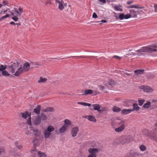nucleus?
Masks as SVG:
<instances>
[{
	"instance_id": "obj_1",
	"label": "nucleus",
	"mask_w": 157,
	"mask_h": 157,
	"mask_svg": "<svg viewBox=\"0 0 157 157\" xmlns=\"http://www.w3.org/2000/svg\"><path fill=\"white\" fill-rule=\"evenodd\" d=\"M19 11L17 9L14 8L10 12L11 15L13 17L12 19L15 21H17L18 20V17L21 16L23 12V8L21 7L19 8Z\"/></svg>"
},
{
	"instance_id": "obj_2",
	"label": "nucleus",
	"mask_w": 157,
	"mask_h": 157,
	"mask_svg": "<svg viewBox=\"0 0 157 157\" xmlns=\"http://www.w3.org/2000/svg\"><path fill=\"white\" fill-rule=\"evenodd\" d=\"M11 63L10 65L8 66L7 68L10 71L13 73L18 68L20 63L17 61H15L14 62H12Z\"/></svg>"
},
{
	"instance_id": "obj_3",
	"label": "nucleus",
	"mask_w": 157,
	"mask_h": 157,
	"mask_svg": "<svg viewBox=\"0 0 157 157\" xmlns=\"http://www.w3.org/2000/svg\"><path fill=\"white\" fill-rule=\"evenodd\" d=\"M88 151L90 154L87 157H96V154L98 152V150L96 148H91L88 150Z\"/></svg>"
},
{
	"instance_id": "obj_4",
	"label": "nucleus",
	"mask_w": 157,
	"mask_h": 157,
	"mask_svg": "<svg viewBox=\"0 0 157 157\" xmlns=\"http://www.w3.org/2000/svg\"><path fill=\"white\" fill-rule=\"evenodd\" d=\"M124 122L123 120H121L119 123V125H121V126L117 128H116L115 130L117 132H120L122 131L125 128L124 125Z\"/></svg>"
},
{
	"instance_id": "obj_5",
	"label": "nucleus",
	"mask_w": 157,
	"mask_h": 157,
	"mask_svg": "<svg viewBox=\"0 0 157 157\" xmlns=\"http://www.w3.org/2000/svg\"><path fill=\"white\" fill-rule=\"evenodd\" d=\"M136 52H137V53L136 54V55L139 56H140L141 55L143 54L144 53L147 52V46L143 47L141 48L136 51ZM131 55H135V54H134L133 52H132V54H131Z\"/></svg>"
},
{
	"instance_id": "obj_6",
	"label": "nucleus",
	"mask_w": 157,
	"mask_h": 157,
	"mask_svg": "<svg viewBox=\"0 0 157 157\" xmlns=\"http://www.w3.org/2000/svg\"><path fill=\"white\" fill-rule=\"evenodd\" d=\"M140 88L143 89L144 91L146 92H152L153 91V89L151 87L147 86H140Z\"/></svg>"
},
{
	"instance_id": "obj_7",
	"label": "nucleus",
	"mask_w": 157,
	"mask_h": 157,
	"mask_svg": "<svg viewBox=\"0 0 157 157\" xmlns=\"http://www.w3.org/2000/svg\"><path fill=\"white\" fill-rule=\"evenodd\" d=\"M78 131V127H73L71 130L72 136L73 137L76 136Z\"/></svg>"
},
{
	"instance_id": "obj_8",
	"label": "nucleus",
	"mask_w": 157,
	"mask_h": 157,
	"mask_svg": "<svg viewBox=\"0 0 157 157\" xmlns=\"http://www.w3.org/2000/svg\"><path fill=\"white\" fill-rule=\"evenodd\" d=\"M56 3H58V8L60 10H62L64 8V3L63 1L59 0H55Z\"/></svg>"
},
{
	"instance_id": "obj_9",
	"label": "nucleus",
	"mask_w": 157,
	"mask_h": 157,
	"mask_svg": "<svg viewBox=\"0 0 157 157\" xmlns=\"http://www.w3.org/2000/svg\"><path fill=\"white\" fill-rule=\"evenodd\" d=\"M119 140L120 144H121L127 143L126 136H122L120 137L119 139Z\"/></svg>"
},
{
	"instance_id": "obj_10",
	"label": "nucleus",
	"mask_w": 157,
	"mask_h": 157,
	"mask_svg": "<svg viewBox=\"0 0 157 157\" xmlns=\"http://www.w3.org/2000/svg\"><path fill=\"white\" fill-rule=\"evenodd\" d=\"M30 64L27 62L24 64L22 68L24 72L28 71L30 68Z\"/></svg>"
},
{
	"instance_id": "obj_11",
	"label": "nucleus",
	"mask_w": 157,
	"mask_h": 157,
	"mask_svg": "<svg viewBox=\"0 0 157 157\" xmlns=\"http://www.w3.org/2000/svg\"><path fill=\"white\" fill-rule=\"evenodd\" d=\"M134 111V109H125L122 110L121 113L122 114L126 115Z\"/></svg>"
},
{
	"instance_id": "obj_12",
	"label": "nucleus",
	"mask_w": 157,
	"mask_h": 157,
	"mask_svg": "<svg viewBox=\"0 0 157 157\" xmlns=\"http://www.w3.org/2000/svg\"><path fill=\"white\" fill-rule=\"evenodd\" d=\"M23 72H24V71L22 67H20L16 71L14 75L17 76H19L20 74Z\"/></svg>"
},
{
	"instance_id": "obj_13",
	"label": "nucleus",
	"mask_w": 157,
	"mask_h": 157,
	"mask_svg": "<svg viewBox=\"0 0 157 157\" xmlns=\"http://www.w3.org/2000/svg\"><path fill=\"white\" fill-rule=\"evenodd\" d=\"M43 132L44 138L46 139L48 138L51 135V133L46 129L44 130Z\"/></svg>"
},
{
	"instance_id": "obj_14",
	"label": "nucleus",
	"mask_w": 157,
	"mask_h": 157,
	"mask_svg": "<svg viewBox=\"0 0 157 157\" xmlns=\"http://www.w3.org/2000/svg\"><path fill=\"white\" fill-rule=\"evenodd\" d=\"M130 15L131 17H136L137 15V13L136 11L133 9L130 10Z\"/></svg>"
},
{
	"instance_id": "obj_15",
	"label": "nucleus",
	"mask_w": 157,
	"mask_h": 157,
	"mask_svg": "<svg viewBox=\"0 0 157 157\" xmlns=\"http://www.w3.org/2000/svg\"><path fill=\"white\" fill-rule=\"evenodd\" d=\"M41 109V106L38 105L34 109V112L36 114H39L40 113V110Z\"/></svg>"
},
{
	"instance_id": "obj_16",
	"label": "nucleus",
	"mask_w": 157,
	"mask_h": 157,
	"mask_svg": "<svg viewBox=\"0 0 157 157\" xmlns=\"http://www.w3.org/2000/svg\"><path fill=\"white\" fill-rule=\"evenodd\" d=\"M21 114H22V117L24 118H26L28 117H30L31 115L30 113H29L27 111L21 113Z\"/></svg>"
},
{
	"instance_id": "obj_17",
	"label": "nucleus",
	"mask_w": 157,
	"mask_h": 157,
	"mask_svg": "<svg viewBox=\"0 0 157 157\" xmlns=\"http://www.w3.org/2000/svg\"><path fill=\"white\" fill-rule=\"evenodd\" d=\"M115 10L116 11H122L123 10L122 7L121 5H119L118 6L115 5L113 6Z\"/></svg>"
},
{
	"instance_id": "obj_18",
	"label": "nucleus",
	"mask_w": 157,
	"mask_h": 157,
	"mask_svg": "<svg viewBox=\"0 0 157 157\" xmlns=\"http://www.w3.org/2000/svg\"><path fill=\"white\" fill-rule=\"evenodd\" d=\"M86 118L90 121L93 122H96V119L93 116L90 115L87 116Z\"/></svg>"
},
{
	"instance_id": "obj_19",
	"label": "nucleus",
	"mask_w": 157,
	"mask_h": 157,
	"mask_svg": "<svg viewBox=\"0 0 157 157\" xmlns=\"http://www.w3.org/2000/svg\"><path fill=\"white\" fill-rule=\"evenodd\" d=\"M94 92L92 90H86L84 92V94H82V95L90 94H93Z\"/></svg>"
},
{
	"instance_id": "obj_20",
	"label": "nucleus",
	"mask_w": 157,
	"mask_h": 157,
	"mask_svg": "<svg viewBox=\"0 0 157 157\" xmlns=\"http://www.w3.org/2000/svg\"><path fill=\"white\" fill-rule=\"evenodd\" d=\"M40 117L39 116H37L35 119L34 123L36 124L40 123Z\"/></svg>"
},
{
	"instance_id": "obj_21",
	"label": "nucleus",
	"mask_w": 157,
	"mask_h": 157,
	"mask_svg": "<svg viewBox=\"0 0 157 157\" xmlns=\"http://www.w3.org/2000/svg\"><path fill=\"white\" fill-rule=\"evenodd\" d=\"M71 124L70 121L68 119H65L64 121V124L63 125H65L67 128H68Z\"/></svg>"
},
{
	"instance_id": "obj_22",
	"label": "nucleus",
	"mask_w": 157,
	"mask_h": 157,
	"mask_svg": "<svg viewBox=\"0 0 157 157\" xmlns=\"http://www.w3.org/2000/svg\"><path fill=\"white\" fill-rule=\"evenodd\" d=\"M67 128L65 125H63L60 129L59 131L60 133H63L67 129Z\"/></svg>"
},
{
	"instance_id": "obj_23",
	"label": "nucleus",
	"mask_w": 157,
	"mask_h": 157,
	"mask_svg": "<svg viewBox=\"0 0 157 157\" xmlns=\"http://www.w3.org/2000/svg\"><path fill=\"white\" fill-rule=\"evenodd\" d=\"M147 52H157V49L155 48H152L151 47L147 46Z\"/></svg>"
},
{
	"instance_id": "obj_24",
	"label": "nucleus",
	"mask_w": 157,
	"mask_h": 157,
	"mask_svg": "<svg viewBox=\"0 0 157 157\" xmlns=\"http://www.w3.org/2000/svg\"><path fill=\"white\" fill-rule=\"evenodd\" d=\"M49 132H53L55 130V128L53 126L50 125L48 126L47 128L46 129Z\"/></svg>"
},
{
	"instance_id": "obj_25",
	"label": "nucleus",
	"mask_w": 157,
	"mask_h": 157,
	"mask_svg": "<svg viewBox=\"0 0 157 157\" xmlns=\"http://www.w3.org/2000/svg\"><path fill=\"white\" fill-rule=\"evenodd\" d=\"M54 110V109L51 107H48L46 108L45 109H44L43 110V111L44 112H52Z\"/></svg>"
},
{
	"instance_id": "obj_26",
	"label": "nucleus",
	"mask_w": 157,
	"mask_h": 157,
	"mask_svg": "<svg viewBox=\"0 0 157 157\" xmlns=\"http://www.w3.org/2000/svg\"><path fill=\"white\" fill-rule=\"evenodd\" d=\"M143 134L147 136L151 137L150 135V132L148 130L146 129H144L143 131Z\"/></svg>"
},
{
	"instance_id": "obj_27",
	"label": "nucleus",
	"mask_w": 157,
	"mask_h": 157,
	"mask_svg": "<svg viewBox=\"0 0 157 157\" xmlns=\"http://www.w3.org/2000/svg\"><path fill=\"white\" fill-rule=\"evenodd\" d=\"M114 81L113 80H110L108 85H106L108 88H109V87H111V86H114Z\"/></svg>"
},
{
	"instance_id": "obj_28",
	"label": "nucleus",
	"mask_w": 157,
	"mask_h": 157,
	"mask_svg": "<svg viewBox=\"0 0 157 157\" xmlns=\"http://www.w3.org/2000/svg\"><path fill=\"white\" fill-rule=\"evenodd\" d=\"M93 107L95 110L99 111V109L100 108V106L99 104H94L93 105Z\"/></svg>"
},
{
	"instance_id": "obj_29",
	"label": "nucleus",
	"mask_w": 157,
	"mask_h": 157,
	"mask_svg": "<svg viewBox=\"0 0 157 157\" xmlns=\"http://www.w3.org/2000/svg\"><path fill=\"white\" fill-rule=\"evenodd\" d=\"M126 137L127 139V143H128L132 141L133 140V137L130 136H126Z\"/></svg>"
},
{
	"instance_id": "obj_30",
	"label": "nucleus",
	"mask_w": 157,
	"mask_h": 157,
	"mask_svg": "<svg viewBox=\"0 0 157 157\" xmlns=\"http://www.w3.org/2000/svg\"><path fill=\"white\" fill-rule=\"evenodd\" d=\"M38 155L39 157H46V155L45 153L40 151H38Z\"/></svg>"
},
{
	"instance_id": "obj_31",
	"label": "nucleus",
	"mask_w": 157,
	"mask_h": 157,
	"mask_svg": "<svg viewBox=\"0 0 157 157\" xmlns=\"http://www.w3.org/2000/svg\"><path fill=\"white\" fill-rule=\"evenodd\" d=\"M113 110L114 112H118L121 111V109L118 107L114 106L113 109Z\"/></svg>"
},
{
	"instance_id": "obj_32",
	"label": "nucleus",
	"mask_w": 157,
	"mask_h": 157,
	"mask_svg": "<svg viewBox=\"0 0 157 157\" xmlns=\"http://www.w3.org/2000/svg\"><path fill=\"white\" fill-rule=\"evenodd\" d=\"M144 70H135L134 72L136 74L140 75L142 74L144 72Z\"/></svg>"
},
{
	"instance_id": "obj_33",
	"label": "nucleus",
	"mask_w": 157,
	"mask_h": 157,
	"mask_svg": "<svg viewBox=\"0 0 157 157\" xmlns=\"http://www.w3.org/2000/svg\"><path fill=\"white\" fill-rule=\"evenodd\" d=\"M77 104H78L82 105L85 106H90L91 105V104H90L84 102H78Z\"/></svg>"
},
{
	"instance_id": "obj_34",
	"label": "nucleus",
	"mask_w": 157,
	"mask_h": 157,
	"mask_svg": "<svg viewBox=\"0 0 157 157\" xmlns=\"http://www.w3.org/2000/svg\"><path fill=\"white\" fill-rule=\"evenodd\" d=\"M30 65L32 66V67H38L39 66L37 63L35 62L30 63Z\"/></svg>"
},
{
	"instance_id": "obj_35",
	"label": "nucleus",
	"mask_w": 157,
	"mask_h": 157,
	"mask_svg": "<svg viewBox=\"0 0 157 157\" xmlns=\"http://www.w3.org/2000/svg\"><path fill=\"white\" fill-rule=\"evenodd\" d=\"M47 79L45 78H43L42 77L40 78V80H39L38 82L39 83H43L47 81Z\"/></svg>"
},
{
	"instance_id": "obj_36",
	"label": "nucleus",
	"mask_w": 157,
	"mask_h": 157,
	"mask_svg": "<svg viewBox=\"0 0 157 157\" xmlns=\"http://www.w3.org/2000/svg\"><path fill=\"white\" fill-rule=\"evenodd\" d=\"M140 7L139 5H132L131 6H128L127 7V8L130 9V8H140Z\"/></svg>"
},
{
	"instance_id": "obj_37",
	"label": "nucleus",
	"mask_w": 157,
	"mask_h": 157,
	"mask_svg": "<svg viewBox=\"0 0 157 157\" xmlns=\"http://www.w3.org/2000/svg\"><path fill=\"white\" fill-rule=\"evenodd\" d=\"M151 106V103L150 101H148L146 103H145L143 106V107L145 108H147L150 107Z\"/></svg>"
},
{
	"instance_id": "obj_38",
	"label": "nucleus",
	"mask_w": 157,
	"mask_h": 157,
	"mask_svg": "<svg viewBox=\"0 0 157 157\" xmlns=\"http://www.w3.org/2000/svg\"><path fill=\"white\" fill-rule=\"evenodd\" d=\"M138 101L139 105L140 106H141L145 101V100L141 98H140L138 99Z\"/></svg>"
},
{
	"instance_id": "obj_39",
	"label": "nucleus",
	"mask_w": 157,
	"mask_h": 157,
	"mask_svg": "<svg viewBox=\"0 0 157 157\" xmlns=\"http://www.w3.org/2000/svg\"><path fill=\"white\" fill-rule=\"evenodd\" d=\"M133 109L134 110L138 111L140 109V107L138 106L137 104H133Z\"/></svg>"
},
{
	"instance_id": "obj_40",
	"label": "nucleus",
	"mask_w": 157,
	"mask_h": 157,
	"mask_svg": "<svg viewBox=\"0 0 157 157\" xmlns=\"http://www.w3.org/2000/svg\"><path fill=\"white\" fill-rule=\"evenodd\" d=\"M140 149L141 151H144L146 150V147L144 145H142L140 146Z\"/></svg>"
},
{
	"instance_id": "obj_41",
	"label": "nucleus",
	"mask_w": 157,
	"mask_h": 157,
	"mask_svg": "<svg viewBox=\"0 0 157 157\" xmlns=\"http://www.w3.org/2000/svg\"><path fill=\"white\" fill-rule=\"evenodd\" d=\"M40 117L42 120H45L47 119V115L44 113H41Z\"/></svg>"
},
{
	"instance_id": "obj_42",
	"label": "nucleus",
	"mask_w": 157,
	"mask_h": 157,
	"mask_svg": "<svg viewBox=\"0 0 157 157\" xmlns=\"http://www.w3.org/2000/svg\"><path fill=\"white\" fill-rule=\"evenodd\" d=\"M6 68V65L4 66L2 65H1L0 66V71H4V70H5Z\"/></svg>"
},
{
	"instance_id": "obj_43",
	"label": "nucleus",
	"mask_w": 157,
	"mask_h": 157,
	"mask_svg": "<svg viewBox=\"0 0 157 157\" xmlns=\"http://www.w3.org/2000/svg\"><path fill=\"white\" fill-rule=\"evenodd\" d=\"M119 19L121 20H123L124 19L125 15L123 13H120L119 15Z\"/></svg>"
},
{
	"instance_id": "obj_44",
	"label": "nucleus",
	"mask_w": 157,
	"mask_h": 157,
	"mask_svg": "<svg viewBox=\"0 0 157 157\" xmlns=\"http://www.w3.org/2000/svg\"><path fill=\"white\" fill-rule=\"evenodd\" d=\"M2 74L4 76H9L10 74L6 71H2Z\"/></svg>"
},
{
	"instance_id": "obj_45",
	"label": "nucleus",
	"mask_w": 157,
	"mask_h": 157,
	"mask_svg": "<svg viewBox=\"0 0 157 157\" xmlns=\"http://www.w3.org/2000/svg\"><path fill=\"white\" fill-rule=\"evenodd\" d=\"M10 16V15L9 14H7L6 15L2 17L1 18H0V19H1V20L2 21L7 18L8 17H9Z\"/></svg>"
},
{
	"instance_id": "obj_46",
	"label": "nucleus",
	"mask_w": 157,
	"mask_h": 157,
	"mask_svg": "<svg viewBox=\"0 0 157 157\" xmlns=\"http://www.w3.org/2000/svg\"><path fill=\"white\" fill-rule=\"evenodd\" d=\"M27 119V122L28 124L30 126L31 125V121L30 116Z\"/></svg>"
},
{
	"instance_id": "obj_47",
	"label": "nucleus",
	"mask_w": 157,
	"mask_h": 157,
	"mask_svg": "<svg viewBox=\"0 0 157 157\" xmlns=\"http://www.w3.org/2000/svg\"><path fill=\"white\" fill-rule=\"evenodd\" d=\"M3 6H8V2L6 0H3L2 2Z\"/></svg>"
},
{
	"instance_id": "obj_48",
	"label": "nucleus",
	"mask_w": 157,
	"mask_h": 157,
	"mask_svg": "<svg viewBox=\"0 0 157 157\" xmlns=\"http://www.w3.org/2000/svg\"><path fill=\"white\" fill-rule=\"evenodd\" d=\"M131 17L130 14H127L126 15H125V19H127Z\"/></svg>"
},
{
	"instance_id": "obj_49",
	"label": "nucleus",
	"mask_w": 157,
	"mask_h": 157,
	"mask_svg": "<svg viewBox=\"0 0 157 157\" xmlns=\"http://www.w3.org/2000/svg\"><path fill=\"white\" fill-rule=\"evenodd\" d=\"M131 155L133 157H135L138 155V153L136 152H134Z\"/></svg>"
},
{
	"instance_id": "obj_50",
	"label": "nucleus",
	"mask_w": 157,
	"mask_h": 157,
	"mask_svg": "<svg viewBox=\"0 0 157 157\" xmlns=\"http://www.w3.org/2000/svg\"><path fill=\"white\" fill-rule=\"evenodd\" d=\"M34 133H35V135L36 136H40V132H39L37 130V132H36Z\"/></svg>"
},
{
	"instance_id": "obj_51",
	"label": "nucleus",
	"mask_w": 157,
	"mask_h": 157,
	"mask_svg": "<svg viewBox=\"0 0 157 157\" xmlns=\"http://www.w3.org/2000/svg\"><path fill=\"white\" fill-rule=\"evenodd\" d=\"M92 17L94 18H96L98 17V16L95 13H94L93 14Z\"/></svg>"
},
{
	"instance_id": "obj_52",
	"label": "nucleus",
	"mask_w": 157,
	"mask_h": 157,
	"mask_svg": "<svg viewBox=\"0 0 157 157\" xmlns=\"http://www.w3.org/2000/svg\"><path fill=\"white\" fill-rule=\"evenodd\" d=\"M113 58H114L118 60H120L121 59V57H119V56H114L113 57Z\"/></svg>"
},
{
	"instance_id": "obj_53",
	"label": "nucleus",
	"mask_w": 157,
	"mask_h": 157,
	"mask_svg": "<svg viewBox=\"0 0 157 157\" xmlns=\"http://www.w3.org/2000/svg\"><path fill=\"white\" fill-rule=\"evenodd\" d=\"M154 7L155 8V11L157 12V4L156 5L155 4L154 6Z\"/></svg>"
},
{
	"instance_id": "obj_54",
	"label": "nucleus",
	"mask_w": 157,
	"mask_h": 157,
	"mask_svg": "<svg viewBox=\"0 0 157 157\" xmlns=\"http://www.w3.org/2000/svg\"><path fill=\"white\" fill-rule=\"evenodd\" d=\"M133 2V1H129L127 2V3L128 5L131 4Z\"/></svg>"
},
{
	"instance_id": "obj_55",
	"label": "nucleus",
	"mask_w": 157,
	"mask_h": 157,
	"mask_svg": "<svg viewBox=\"0 0 157 157\" xmlns=\"http://www.w3.org/2000/svg\"><path fill=\"white\" fill-rule=\"evenodd\" d=\"M100 2L102 3L103 4H105L106 3L105 0H98Z\"/></svg>"
},
{
	"instance_id": "obj_56",
	"label": "nucleus",
	"mask_w": 157,
	"mask_h": 157,
	"mask_svg": "<svg viewBox=\"0 0 157 157\" xmlns=\"http://www.w3.org/2000/svg\"><path fill=\"white\" fill-rule=\"evenodd\" d=\"M31 130L33 131L34 132V133L35 132H37V130L35 128H32Z\"/></svg>"
},
{
	"instance_id": "obj_57",
	"label": "nucleus",
	"mask_w": 157,
	"mask_h": 157,
	"mask_svg": "<svg viewBox=\"0 0 157 157\" xmlns=\"http://www.w3.org/2000/svg\"><path fill=\"white\" fill-rule=\"evenodd\" d=\"M99 88L100 90H103L105 88V87L104 86H99Z\"/></svg>"
},
{
	"instance_id": "obj_58",
	"label": "nucleus",
	"mask_w": 157,
	"mask_h": 157,
	"mask_svg": "<svg viewBox=\"0 0 157 157\" xmlns=\"http://www.w3.org/2000/svg\"><path fill=\"white\" fill-rule=\"evenodd\" d=\"M17 147L19 149H21L22 148V146L21 145H17Z\"/></svg>"
},
{
	"instance_id": "obj_59",
	"label": "nucleus",
	"mask_w": 157,
	"mask_h": 157,
	"mask_svg": "<svg viewBox=\"0 0 157 157\" xmlns=\"http://www.w3.org/2000/svg\"><path fill=\"white\" fill-rule=\"evenodd\" d=\"M152 138L154 139V140L157 142V136L156 137H152Z\"/></svg>"
},
{
	"instance_id": "obj_60",
	"label": "nucleus",
	"mask_w": 157,
	"mask_h": 157,
	"mask_svg": "<svg viewBox=\"0 0 157 157\" xmlns=\"http://www.w3.org/2000/svg\"><path fill=\"white\" fill-rule=\"evenodd\" d=\"M10 24L11 25H16V23H15L13 21H11L10 23Z\"/></svg>"
},
{
	"instance_id": "obj_61",
	"label": "nucleus",
	"mask_w": 157,
	"mask_h": 157,
	"mask_svg": "<svg viewBox=\"0 0 157 157\" xmlns=\"http://www.w3.org/2000/svg\"><path fill=\"white\" fill-rule=\"evenodd\" d=\"M7 11V9H6L5 10H4L3 12H2L0 13L1 14L2 13H3V14H4Z\"/></svg>"
},
{
	"instance_id": "obj_62",
	"label": "nucleus",
	"mask_w": 157,
	"mask_h": 157,
	"mask_svg": "<svg viewBox=\"0 0 157 157\" xmlns=\"http://www.w3.org/2000/svg\"><path fill=\"white\" fill-rule=\"evenodd\" d=\"M51 4V2H46V5H47L48 4Z\"/></svg>"
},
{
	"instance_id": "obj_63",
	"label": "nucleus",
	"mask_w": 157,
	"mask_h": 157,
	"mask_svg": "<svg viewBox=\"0 0 157 157\" xmlns=\"http://www.w3.org/2000/svg\"><path fill=\"white\" fill-rule=\"evenodd\" d=\"M152 101L153 102H157V100H152Z\"/></svg>"
},
{
	"instance_id": "obj_64",
	"label": "nucleus",
	"mask_w": 157,
	"mask_h": 157,
	"mask_svg": "<svg viewBox=\"0 0 157 157\" xmlns=\"http://www.w3.org/2000/svg\"><path fill=\"white\" fill-rule=\"evenodd\" d=\"M101 21L103 23H105L106 22V21L105 20H102Z\"/></svg>"
}]
</instances>
